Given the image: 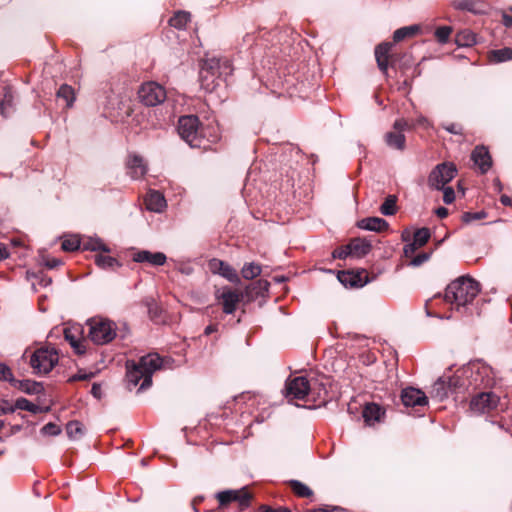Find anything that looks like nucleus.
Masks as SVG:
<instances>
[{"instance_id": "obj_21", "label": "nucleus", "mask_w": 512, "mask_h": 512, "mask_svg": "<svg viewBox=\"0 0 512 512\" xmlns=\"http://www.w3.org/2000/svg\"><path fill=\"white\" fill-rule=\"evenodd\" d=\"M166 255L162 252H150L142 250L134 254L133 260L135 262L143 263L147 262L153 266H162L166 262Z\"/></svg>"}, {"instance_id": "obj_34", "label": "nucleus", "mask_w": 512, "mask_h": 512, "mask_svg": "<svg viewBox=\"0 0 512 512\" xmlns=\"http://www.w3.org/2000/svg\"><path fill=\"white\" fill-rule=\"evenodd\" d=\"M66 432L69 438L77 439L84 435V427L77 420L69 421L66 425Z\"/></svg>"}, {"instance_id": "obj_49", "label": "nucleus", "mask_w": 512, "mask_h": 512, "mask_svg": "<svg viewBox=\"0 0 512 512\" xmlns=\"http://www.w3.org/2000/svg\"><path fill=\"white\" fill-rule=\"evenodd\" d=\"M61 431V427L52 422L47 423L41 429L42 434L48 436H57L61 433Z\"/></svg>"}, {"instance_id": "obj_47", "label": "nucleus", "mask_w": 512, "mask_h": 512, "mask_svg": "<svg viewBox=\"0 0 512 512\" xmlns=\"http://www.w3.org/2000/svg\"><path fill=\"white\" fill-rule=\"evenodd\" d=\"M61 247L64 251L67 252H73L79 249L80 247V240L77 237H70L67 239H64Z\"/></svg>"}, {"instance_id": "obj_26", "label": "nucleus", "mask_w": 512, "mask_h": 512, "mask_svg": "<svg viewBox=\"0 0 512 512\" xmlns=\"http://www.w3.org/2000/svg\"><path fill=\"white\" fill-rule=\"evenodd\" d=\"M450 388L446 380V376L439 377L432 386L430 391V395L432 398L437 399L438 401H443L448 398L450 393Z\"/></svg>"}, {"instance_id": "obj_15", "label": "nucleus", "mask_w": 512, "mask_h": 512, "mask_svg": "<svg viewBox=\"0 0 512 512\" xmlns=\"http://www.w3.org/2000/svg\"><path fill=\"white\" fill-rule=\"evenodd\" d=\"M401 400L406 407L425 406L428 404V398L425 393L413 387L402 390Z\"/></svg>"}, {"instance_id": "obj_53", "label": "nucleus", "mask_w": 512, "mask_h": 512, "mask_svg": "<svg viewBox=\"0 0 512 512\" xmlns=\"http://www.w3.org/2000/svg\"><path fill=\"white\" fill-rule=\"evenodd\" d=\"M333 257L338 259H345L348 256H352L350 248H348V244L346 246H342L333 251Z\"/></svg>"}, {"instance_id": "obj_38", "label": "nucleus", "mask_w": 512, "mask_h": 512, "mask_svg": "<svg viewBox=\"0 0 512 512\" xmlns=\"http://www.w3.org/2000/svg\"><path fill=\"white\" fill-rule=\"evenodd\" d=\"M65 339L69 342V344L75 349L76 353L83 354L85 353V345L83 341L78 339L75 335H73L70 329L64 330Z\"/></svg>"}, {"instance_id": "obj_10", "label": "nucleus", "mask_w": 512, "mask_h": 512, "mask_svg": "<svg viewBox=\"0 0 512 512\" xmlns=\"http://www.w3.org/2000/svg\"><path fill=\"white\" fill-rule=\"evenodd\" d=\"M457 174V169L452 163L438 164L429 174L428 185L430 188L440 190L449 183Z\"/></svg>"}, {"instance_id": "obj_25", "label": "nucleus", "mask_w": 512, "mask_h": 512, "mask_svg": "<svg viewBox=\"0 0 512 512\" xmlns=\"http://www.w3.org/2000/svg\"><path fill=\"white\" fill-rule=\"evenodd\" d=\"M145 205L149 211L160 213L166 207V200L160 192L150 191L145 198Z\"/></svg>"}, {"instance_id": "obj_16", "label": "nucleus", "mask_w": 512, "mask_h": 512, "mask_svg": "<svg viewBox=\"0 0 512 512\" xmlns=\"http://www.w3.org/2000/svg\"><path fill=\"white\" fill-rule=\"evenodd\" d=\"M126 168L127 173L134 180L144 177L148 170L144 159L137 154L129 155Z\"/></svg>"}, {"instance_id": "obj_41", "label": "nucleus", "mask_w": 512, "mask_h": 512, "mask_svg": "<svg viewBox=\"0 0 512 512\" xmlns=\"http://www.w3.org/2000/svg\"><path fill=\"white\" fill-rule=\"evenodd\" d=\"M430 236L431 234L428 228L423 227L417 229L414 233L413 242L417 244L419 247H422L428 242Z\"/></svg>"}, {"instance_id": "obj_22", "label": "nucleus", "mask_w": 512, "mask_h": 512, "mask_svg": "<svg viewBox=\"0 0 512 512\" xmlns=\"http://www.w3.org/2000/svg\"><path fill=\"white\" fill-rule=\"evenodd\" d=\"M357 227L367 231L382 232L388 229V222L380 217H366L357 222Z\"/></svg>"}, {"instance_id": "obj_44", "label": "nucleus", "mask_w": 512, "mask_h": 512, "mask_svg": "<svg viewBox=\"0 0 512 512\" xmlns=\"http://www.w3.org/2000/svg\"><path fill=\"white\" fill-rule=\"evenodd\" d=\"M19 388L27 394H36V393L40 392L41 385H40V383L35 382V381L24 380V381L20 382Z\"/></svg>"}, {"instance_id": "obj_11", "label": "nucleus", "mask_w": 512, "mask_h": 512, "mask_svg": "<svg viewBox=\"0 0 512 512\" xmlns=\"http://www.w3.org/2000/svg\"><path fill=\"white\" fill-rule=\"evenodd\" d=\"M309 379L304 376L288 378L285 382L284 395L288 401L309 400Z\"/></svg>"}, {"instance_id": "obj_13", "label": "nucleus", "mask_w": 512, "mask_h": 512, "mask_svg": "<svg viewBox=\"0 0 512 512\" xmlns=\"http://www.w3.org/2000/svg\"><path fill=\"white\" fill-rule=\"evenodd\" d=\"M251 494L246 487L237 490H226L217 494L220 505H227L231 502H238L243 509L249 506Z\"/></svg>"}, {"instance_id": "obj_17", "label": "nucleus", "mask_w": 512, "mask_h": 512, "mask_svg": "<svg viewBox=\"0 0 512 512\" xmlns=\"http://www.w3.org/2000/svg\"><path fill=\"white\" fill-rule=\"evenodd\" d=\"M210 269L214 273H218L222 277L226 278L228 281L232 283H238L240 282V278L236 272V270L230 266L228 263L219 260V259H213L209 263Z\"/></svg>"}, {"instance_id": "obj_9", "label": "nucleus", "mask_w": 512, "mask_h": 512, "mask_svg": "<svg viewBox=\"0 0 512 512\" xmlns=\"http://www.w3.org/2000/svg\"><path fill=\"white\" fill-rule=\"evenodd\" d=\"M140 102L148 107L163 103L167 97L165 88L157 82L143 83L138 90Z\"/></svg>"}, {"instance_id": "obj_28", "label": "nucleus", "mask_w": 512, "mask_h": 512, "mask_svg": "<svg viewBox=\"0 0 512 512\" xmlns=\"http://www.w3.org/2000/svg\"><path fill=\"white\" fill-rule=\"evenodd\" d=\"M421 27L419 25H410L399 28L393 33V41L400 42L406 38H411L417 35L420 31Z\"/></svg>"}, {"instance_id": "obj_55", "label": "nucleus", "mask_w": 512, "mask_h": 512, "mask_svg": "<svg viewBox=\"0 0 512 512\" xmlns=\"http://www.w3.org/2000/svg\"><path fill=\"white\" fill-rule=\"evenodd\" d=\"M429 259V254L427 253H420L417 256L413 257L410 261V265L414 267H418L422 265L424 262H426Z\"/></svg>"}, {"instance_id": "obj_23", "label": "nucleus", "mask_w": 512, "mask_h": 512, "mask_svg": "<svg viewBox=\"0 0 512 512\" xmlns=\"http://www.w3.org/2000/svg\"><path fill=\"white\" fill-rule=\"evenodd\" d=\"M363 273L364 272L340 271L338 273V280L346 287H362L367 282L363 278Z\"/></svg>"}, {"instance_id": "obj_37", "label": "nucleus", "mask_w": 512, "mask_h": 512, "mask_svg": "<svg viewBox=\"0 0 512 512\" xmlns=\"http://www.w3.org/2000/svg\"><path fill=\"white\" fill-rule=\"evenodd\" d=\"M84 250L110 252V249L99 238H90L83 243Z\"/></svg>"}, {"instance_id": "obj_18", "label": "nucleus", "mask_w": 512, "mask_h": 512, "mask_svg": "<svg viewBox=\"0 0 512 512\" xmlns=\"http://www.w3.org/2000/svg\"><path fill=\"white\" fill-rule=\"evenodd\" d=\"M471 159L482 174L491 168L492 159L488 149L484 146H476L472 151Z\"/></svg>"}, {"instance_id": "obj_14", "label": "nucleus", "mask_w": 512, "mask_h": 512, "mask_svg": "<svg viewBox=\"0 0 512 512\" xmlns=\"http://www.w3.org/2000/svg\"><path fill=\"white\" fill-rule=\"evenodd\" d=\"M330 384V380L328 377L324 375H319L317 377H312L309 379V400L317 401H326L328 396V386Z\"/></svg>"}, {"instance_id": "obj_61", "label": "nucleus", "mask_w": 512, "mask_h": 512, "mask_svg": "<svg viewBox=\"0 0 512 512\" xmlns=\"http://www.w3.org/2000/svg\"><path fill=\"white\" fill-rule=\"evenodd\" d=\"M101 392H102L101 386L97 383H94L92 385V389H91L92 395L99 399V398H101Z\"/></svg>"}, {"instance_id": "obj_20", "label": "nucleus", "mask_w": 512, "mask_h": 512, "mask_svg": "<svg viewBox=\"0 0 512 512\" xmlns=\"http://www.w3.org/2000/svg\"><path fill=\"white\" fill-rule=\"evenodd\" d=\"M385 416L384 409L376 403H368L364 406L362 417L368 426H373L383 420Z\"/></svg>"}, {"instance_id": "obj_32", "label": "nucleus", "mask_w": 512, "mask_h": 512, "mask_svg": "<svg viewBox=\"0 0 512 512\" xmlns=\"http://www.w3.org/2000/svg\"><path fill=\"white\" fill-rule=\"evenodd\" d=\"M261 272H262L261 265L254 263V262L244 264V266L242 267V270H241L242 277L246 280H251V279L256 278L257 276H259L261 274Z\"/></svg>"}, {"instance_id": "obj_52", "label": "nucleus", "mask_w": 512, "mask_h": 512, "mask_svg": "<svg viewBox=\"0 0 512 512\" xmlns=\"http://www.w3.org/2000/svg\"><path fill=\"white\" fill-rule=\"evenodd\" d=\"M0 380L12 381L13 374L11 369L4 363H0Z\"/></svg>"}, {"instance_id": "obj_54", "label": "nucleus", "mask_w": 512, "mask_h": 512, "mask_svg": "<svg viewBox=\"0 0 512 512\" xmlns=\"http://www.w3.org/2000/svg\"><path fill=\"white\" fill-rule=\"evenodd\" d=\"M443 201L446 204H451L455 200V192L452 187H443Z\"/></svg>"}, {"instance_id": "obj_19", "label": "nucleus", "mask_w": 512, "mask_h": 512, "mask_svg": "<svg viewBox=\"0 0 512 512\" xmlns=\"http://www.w3.org/2000/svg\"><path fill=\"white\" fill-rule=\"evenodd\" d=\"M392 47V43L383 42L378 44L375 48V58L377 66L384 75L388 74L389 60L391 56L390 51Z\"/></svg>"}, {"instance_id": "obj_36", "label": "nucleus", "mask_w": 512, "mask_h": 512, "mask_svg": "<svg viewBox=\"0 0 512 512\" xmlns=\"http://www.w3.org/2000/svg\"><path fill=\"white\" fill-rule=\"evenodd\" d=\"M15 407L17 409L28 411V412H31L33 414L42 413V407H40V406H38L36 404H33L28 399L23 398V397L18 398L15 401Z\"/></svg>"}, {"instance_id": "obj_5", "label": "nucleus", "mask_w": 512, "mask_h": 512, "mask_svg": "<svg viewBox=\"0 0 512 512\" xmlns=\"http://www.w3.org/2000/svg\"><path fill=\"white\" fill-rule=\"evenodd\" d=\"M59 355L56 348L44 346L36 349L29 359L33 373L39 376L47 375L58 364Z\"/></svg>"}, {"instance_id": "obj_64", "label": "nucleus", "mask_w": 512, "mask_h": 512, "mask_svg": "<svg viewBox=\"0 0 512 512\" xmlns=\"http://www.w3.org/2000/svg\"><path fill=\"white\" fill-rule=\"evenodd\" d=\"M500 202L504 205V206H512V198L507 196V195H502L500 197Z\"/></svg>"}, {"instance_id": "obj_33", "label": "nucleus", "mask_w": 512, "mask_h": 512, "mask_svg": "<svg viewBox=\"0 0 512 512\" xmlns=\"http://www.w3.org/2000/svg\"><path fill=\"white\" fill-rule=\"evenodd\" d=\"M57 97L65 101L66 107H71L75 99L74 90L71 86L63 84L58 89Z\"/></svg>"}, {"instance_id": "obj_4", "label": "nucleus", "mask_w": 512, "mask_h": 512, "mask_svg": "<svg viewBox=\"0 0 512 512\" xmlns=\"http://www.w3.org/2000/svg\"><path fill=\"white\" fill-rule=\"evenodd\" d=\"M179 136L192 148H199L204 143L203 128L195 115L181 116L178 120Z\"/></svg>"}, {"instance_id": "obj_6", "label": "nucleus", "mask_w": 512, "mask_h": 512, "mask_svg": "<svg viewBox=\"0 0 512 512\" xmlns=\"http://www.w3.org/2000/svg\"><path fill=\"white\" fill-rule=\"evenodd\" d=\"M462 374L468 380L467 386L474 389L490 388L494 385V372L484 363H475L462 370Z\"/></svg>"}, {"instance_id": "obj_60", "label": "nucleus", "mask_w": 512, "mask_h": 512, "mask_svg": "<svg viewBox=\"0 0 512 512\" xmlns=\"http://www.w3.org/2000/svg\"><path fill=\"white\" fill-rule=\"evenodd\" d=\"M15 409H17L14 406H11L8 402L6 401H3V403L0 405V413L1 414H9V413H13L15 411Z\"/></svg>"}, {"instance_id": "obj_40", "label": "nucleus", "mask_w": 512, "mask_h": 512, "mask_svg": "<svg viewBox=\"0 0 512 512\" xmlns=\"http://www.w3.org/2000/svg\"><path fill=\"white\" fill-rule=\"evenodd\" d=\"M463 377H465V375H463L462 373H461V375L456 373L453 376H446V380H447V383L449 385L451 392L456 391L457 389H460V388H463L466 386V383H465Z\"/></svg>"}, {"instance_id": "obj_59", "label": "nucleus", "mask_w": 512, "mask_h": 512, "mask_svg": "<svg viewBox=\"0 0 512 512\" xmlns=\"http://www.w3.org/2000/svg\"><path fill=\"white\" fill-rule=\"evenodd\" d=\"M418 248H420V247L417 244H415L414 242L407 244L404 246V249H403L404 255L406 257H410L415 253V251Z\"/></svg>"}, {"instance_id": "obj_46", "label": "nucleus", "mask_w": 512, "mask_h": 512, "mask_svg": "<svg viewBox=\"0 0 512 512\" xmlns=\"http://www.w3.org/2000/svg\"><path fill=\"white\" fill-rule=\"evenodd\" d=\"M452 33V28L449 26H442L436 29L435 31V37L437 38L438 42L441 44H444L448 41L450 35Z\"/></svg>"}, {"instance_id": "obj_27", "label": "nucleus", "mask_w": 512, "mask_h": 512, "mask_svg": "<svg viewBox=\"0 0 512 512\" xmlns=\"http://www.w3.org/2000/svg\"><path fill=\"white\" fill-rule=\"evenodd\" d=\"M385 142L391 148L404 150L406 138L403 133L394 130L385 134Z\"/></svg>"}, {"instance_id": "obj_29", "label": "nucleus", "mask_w": 512, "mask_h": 512, "mask_svg": "<svg viewBox=\"0 0 512 512\" xmlns=\"http://www.w3.org/2000/svg\"><path fill=\"white\" fill-rule=\"evenodd\" d=\"M509 60H512V48L505 47L497 50H491L489 52V61L491 63L497 64Z\"/></svg>"}, {"instance_id": "obj_1", "label": "nucleus", "mask_w": 512, "mask_h": 512, "mask_svg": "<svg viewBox=\"0 0 512 512\" xmlns=\"http://www.w3.org/2000/svg\"><path fill=\"white\" fill-rule=\"evenodd\" d=\"M163 364L162 358L157 353H149L142 356L138 363L128 361L126 363L127 373L126 378L129 389L136 387L140 380L139 390H145L152 384V375L155 371L161 369Z\"/></svg>"}, {"instance_id": "obj_31", "label": "nucleus", "mask_w": 512, "mask_h": 512, "mask_svg": "<svg viewBox=\"0 0 512 512\" xmlns=\"http://www.w3.org/2000/svg\"><path fill=\"white\" fill-rule=\"evenodd\" d=\"M190 21V13L178 11L169 20V24L176 29H184Z\"/></svg>"}, {"instance_id": "obj_63", "label": "nucleus", "mask_w": 512, "mask_h": 512, "mask_svg": "<svg viewBox=\"0 0 512 512\" xmlns=\"http://www.w3.org/2000/svg\"><path fill=\"white\" fill-rule=\"evenodd\" d=\"M502 19H503V24L506 26V27H511L512 26V16L507 14V13H504L503 16H502Z\"/></svg>"}, {"instance_id": "obj_8", "label": "nucleus", "mask_w": 512, "mask_h": 512, "mask_svg": "<svg viewBox=\"0 0 512 512\" xmlns=\"http://www.w3.org/2000/svg\"><path fill=\"white\" fill-rule=\"evenodd\" d=\"M500 404V397L492 391L475 394L469 404V410L474 415L488 414L495 411Z\"/></svg>"}, {"instance_id": "obj_39", "label": "nucleus", "mask_w": 512, "mask_h": 512, "mask_svg": "<svg viewBox=\"0 0 512 512\" xmlns=\"http://www.w3.org/2000/svg\"><path fill=\"white\" fill-rule=\"evenodd\" d=\"M289 483L293 492L299 497H309L313 494L307 485L298 480H291Z\"/></svg>"}, {"instance_id": "obj_51", "label": "nucleus", "mask_w": 512, "mask_h": 512, "mask_svg": "<svg viewBox=\"0 0 512 512\" xmlns=\"http://www.w3.org/2000/svg\"><path fill=\"white\" fill-rule=\"evenodd\" d=\"M414 125H411L405 119H398L394 122L393 128L394 130L403 133L405 130H410Z\"/></svg>"}, {"instance_id": "obj_35", "label": "nucleus", "mask_w": 512, "mask_h": 512, "mask_svg": "<svg viewBox=\"0 0 512 512\" xmlns=\"http://www.w3.org/2000/svg\"><path fill=\"white\" fill-rule=\"evenodd\" d=\"M397 197L395 195H389L380 206V212L382 215L391 216L397 212Z\"/></svg>"}, {"instance_id": "obj_24", "label": "nucleus", "mask_w": 512, "mask_h": 512, "mask_svg": "<svg viewBox=\"0 0 512 512\" xmlns=\"http://www.w3.org/2000/svg\"><path fill=\"white\" fill-rule=\"evenodd\" d=\"M348 248H350L352 256L359 258L367 255L371 251L372 244L368 239L358 237L348 243Z\"/></svg>"}, {"instance_id": "obj_58", "label": "nucleus", "mask_w": 512, "mask_h": 512, "mask_svg": "<svg viewBox=\"0 0 512 512\" xmlns=\"http://www.w3.org/2000/svg\"><path fill=\"white\" fill-rule=\"evenodd\" d=\"M43 262H44V265L49 268V269H54L56 267H58L59 265H61V260L57 259V258H44L43 259Z\"/></svg>"}, {"instance_id": "obj_30", "label": "nucleus", "mask_w": 512, "mask_h": 512, "mask_svg": "<svg viewBox=\"0 0 512 512\" xmlns=\"http://www.w3.org/2000/svg\"><path fill=\"white\" fill-rule=\"evenodd\" d=\"M455 43L460 47H469L476 43V37L470 30H462L455 36Z\"/></svg>"}, {"instance_id": "obj_56", "label": "nucleus", "mask_w": 512, "mask_h": 512, "mask_svg": "<svg viewBox=\"0 0 512 512\" xmlns=\"http://www.w3.org/2000/svg\"><path fill=\"white\" fill-rule=\"evenodd\" d=\"M93 376L92 373H85V372H81L79 371L78 373L72 375L69 379H68V382H75V381H83V380H88L90 379L91 377Z\"/></svg>"}, {"instance_id": "obj_48", "label": "nucleus", "mask_w": 512, "mask_h": 512, "mask_svg": "<svg viewBox=\"0 0 512 512\" xmlns=\"http://www.w3.org/2000/svg\"><path fill=\"white\" fill-rule=\"evenodd\" d=\"M442 128L450 134L460 136L464 134V127L460 123H444L442 124Z\"/></svg>"}, {"instance_id": "obj_45", "label": "nucleus", "mask_w": 512, "mask_h": 512, "mask_svg": "<svg viewBox=\"0 0 512 512\" xmlns=\"http://www.w3.org/2000/svg\"><path fill=\"white\" fill-rule=\"evenodd\" d=\"M4 90H5V92H4L3 99L0 103V109H1L2 115H4L6 117L8 114L9 108H11V106H12L13 95L9 88H5Z\"/></svg>"}, {"instance_id": "obj_50", "label": "nucleus", "mask_w": 512, "mask_h": 512, "mask_svg": "<svg viewBox=\"0 0 512 512\" xmlns=\"http://www.w3.org/2000/svg\"><path fill=\"white\" fill-rule=\"evenodd\" d=\"M486 217V213L484 211L480 212H465L462 215V221L465 223H470L475 220H480Z\"/></svg>"}, {"instance_id": "obj_62", "label": "nucleus", "mask_w": 512, "mask_h": 512, "mask_svg": "<svg viewBox=\"0 0 512 512\" xmlns=\"http://www.w3.org/2000/svg\"><path fill=\"white\" fill-rule=\"evenodd\" d=\"M435 213L439 218H445L448 215V209L445 207H438L435 210Z\"/></svg>"}, {"instance_id": "obj_7", "label": "nucleus", "mask_w": 512, "mask_h": 512, "mask_svg": "<svg viewBox=\"0 0 512 512\" xmlns=\"http://www.w3.org/2000/svg\"><path fill=\"white\" fill-rule=\"evenodd\" d=\"M89 325V338L97 345L111 342L116 336L115 324L106 319H91Z\"/></svg>"}, {"instance_id": "obj_57", "label": "nucleus", "mask_w": 512, "mask_h": 512, "mask_svg": "<svg viewBox=\"0 0 512 512\" xmlns=\"http://www.w3.org/2000/svg\"><path fill=\"white\" fill-rule=\"evenodd\" d=\"M259 512H291V511L289 508H286V507L272 508L267 505H261L259 507Z\"/></svg>"}, {"instance_id": "obj_3", "label": "nucleus", "mask_w": 512, "mask_h": 512, "mask_svg": "<svg viewBox=\"0 0 512 512\" xmlns=\"http://www.w3.org/2000/svg\"><path fill=\"white\" fill-rule=\"evenodd\" d=\"M229 60L216 57L204 61L200 70V85L206 92H213L227 76L232 74Z\"/></svg>"}, {"instance_id": "obj_42", "label": "nucleus", "mask_w": 512, "mask_h": 512, "mask_svg": "<svg viewBox=\"0 0 512 512\" xmlns=\"http://www.w3.org/2000/svg\"><path fill=\"white\" fill-rule=\"evenodd\" d=\"M95 263L101 268H113L118 265V261L109 255H95Z\"/></svg>"}, {"instance_id": "obj_2", "label": "nucleus", "mask_w": 512, "mask_h": 512, "mask_svg": "<svg viewBox=\"0 0 512 512\" xmlns=\"http://www.w3.org/2000/svg\"><path fill=\"white\" fill-rule=\"evenodd\" d=\"M479 292L477 281L469 276H460L446 287L444 301L459 309L472 303Z\"/></svg>"}, {"instance_id": "obj_43", "label": "nucleus", "mask_w": 512, "mask_h": 512, "mask_svg": "<svg viewBox=\"0 0 512 512\" xmlns=\"http://www.w3.org/2000/svg\"><path fill=\"white\" fill-rule=\"evenodd\" d=\"M453 5L458 10H465L475 14L480 13L476 8L477 3L473 0H455Z\"/></svg>"}, {"instance_id": "obj_12", "label": "nucleus", "mask_w": 512, "mask_h": 512, "mask_svg": "<svg viewBox=\"0 0 512 512\" xmlns=\"http://www.w3.org/2000/svg\"><path fill=\"white\" fill-rule=\"evenodd\" d=\"M215 297L221 303L225 314L234 313L238 304L242 300V294L236 290H232L230 287H224L217 290Z\"/></svg>"}]
</instances>
